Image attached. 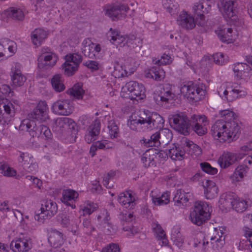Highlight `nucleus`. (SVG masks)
Segmentation results:
<instances>
[{
	"label": "nucleus",
	"instance_id": "nucleus-1",
	"mask_svg": "<svg viewBox=\"0 0 252 252\" xmlns=\"http://www.w3.org/2000/svg\"><path fill=\"white\" fill-rule=\"evenodd\" d=\"M220 119L217 120L211 127L213 137L220 142L230 141L237 138L240 133V126L234 121V113L229 110L220 112Z\"/></svg>",
	"mask_w": 252,
	"mask_h": 252
},
{
	"label": "nucleus",
	"instance_id": "nucleus-2",
	"mask_svg": "<svg viewBox=\"0 0 252 252\" xmlns=\"http://www.w3.org/2000/svg\"><path fill=\"white\" fill-rule=\"evenodd\" d=\"M164 120L157 113L149 116L145 114L140 116L132 115L127 122L129 128L136 131L151 130L154 129H161L164 126Z\"/></svg>",
	"mask_w": 252,
	"mask_h": 252
},
{
	"label": "nucleus",
	"instance_id": "nucleus-3",
	"mask_svg": "<svg viewBox=\"0 0 252 252\" xmlns=\"http://www.w3.org/2000/svg\"><path fill=\"white\" fill-rule=\"evenodd\" d=\"M210 210L209 205L207 202H196L193 210L190 213V220L195 225H201L210 219Z\"/></svg>",
	"mask_w": 252,
	"mask_h": 252
},
{
	"label": "nucleus",
	"instance_id": "nucleus-4",
	"mask_svg": "<svg viewBox=\"0 0 252 252\" xmlns=\"http://www.w3.org/2000/svg\"><path fill=\"white\" fill-rule=\"evenodd\" d=\"M181 93L189 101L197 102L202 99L205 90L191 81L183 83L180 86Z\"/></svg>",
	"mask_w": 252,
	"mask_h": 252
},
{
	"label": "nucleus",
	"instance_id": "nucleus-5",
	"mask_svg": "<svg viewBox=\"0 0 252 252\" xmlns=\"http://www.w3.org/2000/svg\"><path fill=\"white\" fill-rule=\"evenodd\" d=\"M171 126L180 133L187 135L190 128L191 117L189 119L186 113L180 112L170 118Z\"/></svg>",
	"mask_w": 252,
	"mask_h": 252
},
{
	"label": "nucleus",
	"instance_id": "nucleus-6",
	"mask_svg": "<svg viewBox=\"0 0 252 252\" xmlns=\"http://www.w3.org/2000/svg\"><path fill=\"white\" fill-rule=\"evenodd\" d=\"M124 0H118L116 2L105 7V15L112 20H118L124 19L126 13L129 10L126 4L123 2Z\"/></svg>",
	"mask_w": 252,
	"mask_h": 252
},
{
	"label": "nucleus",
	"instance_id": "nucleus-7",
	"mask_svg": "<svg viewBox=\"0 0 252 252\" xmlns=\"http://www.w3.org/2000/svg\"><path fill=\"white\" fill-rule=\"evenodd\" d=\"M58 57L56 54L48 48L43 47L41 49L38 58V65L40 68L47 69L54 66Z\"/></svg>",
	"mask_w": 252,
	"mask_h": 252
},
{
	"label": "nucleus",
	"instance_id": "nucleus-8",
	"mask_svg": "<svg viewBox=\"0 0 252 252\" xmlns=\"http://www.w3.org/2000/svg\"><path fill=\"white\" fill-rule=\"evenodd\" d=\"M10 246L14 252H28L32 248V240L29 236L23 235L13 240Z\"/></svg>",
	"mask_w": 252,
	"mask_h": 252
},
{
	"label": "nucleus",
	"instance_id": "nucleus-9",
	"mask_svg": "<svg viewBox=\"0 0 252 252\" xmlns=\"http://www.w3.org/2000/svg\"><path fill=\"white\" fill-rule=\"evenodd\" d=\"M190 124V127L198 135L202 136L207 133L209 122L205 115H191Z\"/></svg>",
	"mask_w": 252,
	"mask_h": 252
},
{
	"label": "nucleus",
	"instance_id": "nucleus-10",
	"mask_svg": "<svg viewBox=\"0 0 252 252\" xmlns=\"http://www.w3.org/2000/svg\"><path fill=\"white\" fill-rule=\"evenodd\" d=\"M18 161L27 173L34 174L38 171V164L33 157L28 153L20 152Z\"/></svg>",
	"mask_w": 252,
	"mask_h": 252
},
{
	"label": "nucleus",
	"instance_id": "nucleus-11",
	"mask_svg": "<svg viewBox=\"0 0 252 252\" xmlns=\"http://www.w3.org/2000/svg\"><path fill=\"white\" fill-rule=\"evenodd\" d=\"M53 113L58 115L68 116L73 111L72 102L69 99L58 100L55 102L51 107Z\"/></svg>",
	"mask_w": 252,
	"mask_h": 252
},
{
	"label": "nucleus",
	"instance_id": "nucleus-12",
	"mask_svg": "<svg viewBox=\"0 0 252 252\" xmlns=\"http://www.w3.org/2000/svg\"><path fill=\"white\" fill-rule=\"evenodd\" d=\"M80 221L75 211L67 212L62 215L61 224L63 227L70 229L72 232H76Z\"/></svg>",
	"mask_w": 252,
	"mask_h": 252
},
{
	"label": "nucleus",
	"instance_id": "nucleus-13",
	"mask_svg": "<svg viewBox=\"0 0 252 252\" xmlns=\"http://www.w3.org/2000/svg\"><path fill=\"white\" fill-rule=\"evenodd\" d=\"M220 97L224 100L232 102L239 97H243L247 94V92L244 90L236 88H227L226 89L220 90L218 92Z\"/></svg>",
	"mask_w": 252,
	"mask_h": 252
},
{
	"label": "nucleus",
	"instance_id": "nucleus-14",
	"mask_svg": "<svg viewBox=\"0 0 252 252\" xmlns=\"http://www.w3.org/2000/svg\"><path fill=\"white\" fill-rule=\"evenodd\" d=\"M48 107L45 101H40L30 114V118L41 122L45 121L48 119Z\"/></svg>",
	"mask_w": 252,
	"mask_h": 252
},
{
	"label": "nucleus",
	"instance_id": "nucleus-15",
	"mask_svg": "<svg viewBox=\"0 0 252 252\" xmlns=\"http://www.w3.org/2000/svg\"><path fill=\"white\" fill-rule=\"evenodd\" d=\"M17 50L15 42L9 39H4L0 42V61L6 60L14 54Z\"/></svg>",
	"mask_w": 252,
	"mask_h": 252
},
{
	"label": "nucleus",
	"instance_id": "nucleus-16",
	"mask_svg": "<svg viewBox=\"0 0 252 252\" xmlns=\"http://www.w3.org/2000/svg\"><path fill=\"white\" fill-rule=\"evenodd\" d=\"M233 70L237 79L248 81L251 76V67L243 63H237L233 64Z\"/></svg>",
	"mask_w": 252,
	"mask_h": 252
},
{
	"label": "nucleus",
	"instance_id": "nucleus-17",
	"mask_svg": "<svg viewBox=\"0 0 252 252\" xmlns=\"http://www.w3.org/2000/svg\"><path fill=\"white\" fill-rule=\"evenodd\" d=\"M220 11L223 17L230 23L236 26L239 25V19L236 14V10L234 8V4H221Z\"/></svg>",
	"mask_w": 252,
	"mask_h": 252
},
{
	"label": "nucleus",
	"instance_id": "nucleus-18",
	"mask_svg": "<svg viewBox=\"0 0 252 252\" xmlns=\"http://www.w3.org/2000/svg\"><path fill=\"white\" fill-rule=\"evenodd\" d=\"M7 17L12 20L20 22L24 21L26 14L25 9L21 6H12L5 10Z\"/></svg>",
	"mask_w": 252,
	"mask_h": 252
},
{
	"label": "nucleus",
	"instance_id": "nucleus-19",
	"mask_svg": "<svg viewBox=\"0 0 252 252\" xmlns=\"http://www.w3.org/2000/svg\"><path fill=\"white\" fill-rule=\"evenodd\" d=\"M32 128L29 130L30 135L33 137H41L42 135V130H44V135L45 138L47 140L52 141V134L50 129L46 126L39 124L37 125L34 123V125L32 126Z\"/></svg>",
	"mask_w": 252,
	"mask_h": 252
},
{
	"label": "nucleus",
	"instance_id": "nucleus-20",
	"mask_svg": "<svg viewBox=\"0 0 252 252\" xmlns=\"http://www.w3.org/2000/svg\"><path fill=\"white\" fill-rule=\"evenodd\" d=\"M79 193L74 190L71 189H63L62 192V202L64 204L70 206L72 209L76 207L75 202L78 198Z\"/></svg>",
	"mask_w": 252,
	"mask_h": 252
},
{
	"label": "nucleus",
	"instance_id": "nucleus-21",
	"mask_svg": "<svg viewBox=\"0 0 252 252\" xmlns=\"http://www.w3.org/2000/svg\"><path fill=\"white\" fill-rule=\"evenodd\" d=\"M177 22L182 28L187 30L192 29L195 26L194 18L184 11L179 15Z\"/></svg>",
	"mask_w": 252,
	"mask_h": 252
},
{
	"label": "nucleus",
	"instance_id": "nucleus-22",
	"mask_svg": "<svg viewBox=\"0 0 252 252\" xmlns=\"http://www.w3.org/2000/svg\"><path fill=\"white\" fill-rule=\"evenodd\" d=\"M192 9L194 13L199 17L201 20H203L204 18V14L208 13L210 11L211 6L209 1L200 0L194 3Z\"/></svg>",
	"mask_w": 252,
	"mask_h": 252
},
{
	"label": "nucleus",
	"instance_id": "nucleus-23",
	"mask_svg": "<svg viewBox=\"0 0 252 252\" xmlns=\"http://www.w3.org/2000/svg\"><path fill=\"white\" fill-rule=\"evenodd\" d=\"M234 153L224 151L220 156L218 163L222 169H226L235 163Z\"/></svg>",
	"mask_w": 252,
	"mask_h": 252
},
{
	"label": "nucleus",
	"instance_id": "nucleus-24",
	"mask_svg": "<svg viewBox=\"0 0 252 252\" xmlns=\"http://www.w3.org/2000/svg\"><path fill=\"white\" fill-rule=\"evenodd\" d=\"M118 202L125 208L132 209L135 205V198L128 191L121 193L118 197Z\"/></svg>",
	"mask_w": 252,
	"mask_h": 252
},
{
	"label": "nucleus",
	"instance_id": "nucleus-25",
	"mask_svg": "<svg viewBox=\"0 0 252 252\" xmlns=\"http://www.w3.org/2000/svg\"><path fill=\"white\" fill-rule=\"evenodd\" d=\"M204 194L207 199H212L218 194V189L216 184L212 181L205 180L203 182Z\"/></svg>",
	"mask_w": 252,
	"mask_h": 252
},
{
	"label": "nucleus",
	"instance_id": "nucleus-26",
	"mask_svg": "<svg viewBox=\"0 0 252 252\" xmlns=\"http://www.w3.org/2000/svg\"><path fill=\"white\" fill-rule=\"evenodd\" d=\"M57 204L52 200H48L42 204L40 210H43L47 218L50 219L54 216L58 212Z\"/></svg>",
	"mask_w": 252,
	"mask_h": 252
},
{
	"label": "nucleus",
	"instance_id": "nucleus-27",
	"mask_svg": "<svg viewBox=\"0 0 252 252\" xmlns=\"http://www.w3.org/2000/svg\"><path fill=\"white\" fill-rule=\"evenodd\" d=\"M108 34V37L112 43L121 47L125 46L126 36L120 34L118 31L113 30L112 28L110 29Z\"/></svg>",
	"mask_w": 252,
	"mask_h": 252
},
{
	"label": "nucleus",
	"instance_id": "nucleus-28",
	"mask_svg": "<svg viewBox=\"0 0 252 252\" xmlns=\"http://www.w3.org/2000/svg\"><path fill=\"white\" fill-rule=\"evenodd\" d=\"M153 203L156 205H164L169 202V193L168 192L158 194L157 191H152L150 193Z\"/></svg>",
	"mask_w": 252,
	"mask_h": 252
},
{
	"label": "nucleus",
	"instance_id": "nucleus-29",
	"mask_svg": "<svg viewBox=\"0 0 252 252\" xmlns=\"http://www.w3.org/2000/svg\"><path fill=\"white\" fill-rule=\"evenodd\" d=\"M130 68V67L127 64V62H126L124 65L120 63H116L114 66L113 75L118 78L127 76L131 73V72L127 70Z\"/></svg>",
	"mask_w": 252,
	"mask_h": 252
},
{
	"label": "nucleus",
	"instance_id": "nucleus-30",
	"mask_svg": "<svg viewBox=\"0 0 252 252\" xmlns=\"http://www.w3.org/2000/svg\"><path fill=\"white\" fill-rule=\"evenodd\" d=\"M97 219L99 220L102 219L103 221L102 224V229L103 232L107 234L111 233L113 229L111 224L108 222L109 215L107 211L105 209H103L101 213L97 216Z\"/></svg>",
	"mask_w": 252,
	"mask_h": 252
},
{
	"label": "nucleus",
	"instance_id": "nucleus-31",
	"mask_svg": "<svg viewBox=\"0 0 252 252\" xmlns=\"http://www.w3.org/2000/svg\"><path fill=\"white\" fill-rule=\"evenodd\" d=\"M48 241L55 247H60L63 243V235L57 230H52L49 233Z\"/></svg>",
	"mask_w": 252,
	"mask_h": 252
},
{
	"label": "nucleus",
	"instance_id": "nucleus-32",
	"mask_svg": "<svg viewBox=\"0 0 252 252\" xmlns=\"http://www.w3.org/2000/svg\"><path fill=\"white\" fill-rule=\"evenodd\" d=\"M218 35L222 42L227 44L233 42L236 37V34L233 33L231 28L221 30L218 32Z\"/></svg>",
	"mask_w": 252,
	"mask_h": 252
},
{
	"label": "nucleus",
	"instance_id": "nucleus-33",
	"mask_svg": "<svg viewBox=\"0 0 252 252\" xmlns=\"http://www.w3.org/2000/svg\"><path fill=\"white\" fill-rule=\"evenodd\" d=\"M46 37V32L41 29H36L31 33L32 41L37 46H40Z\"/></svg>",
	"mask_w": 252,
	"mask_h": 252
},
{
	"label": "nucleus",
	"instance_id": "nucleus-34",
	"mask_svg": "<svg viewBox=\"0 0 252 252\" xmlns=\"http://www.w3.org/2000/svg\"><path fill=\"white\" fill-rule=\"evenodd\" d=\"M167 155L172 159L175 160H181L184 158L185 151L180 146L174 145L170 148L167 153Z\"/></svg>",
	"mask_w": 252,
	"mask_h": 252
},
{
	"label": "nucleus",
	"instance_id": "nucleus-35",
	"mask_svg": "<svg viewBox=\"0 0 252 252\" xmlns=\"http://www.w3.org/2000/svg\"><path fill=\"white\" fill-rule=\"evenodd\" d=\"M152 226L156 237L159 241V244L161 243L162 246L167 245L168 240L161 226L157 222L153 223Z\"/></svg>",
	"mask_w": 252,
	"mask_h": 252
},
{
	"label": "nucleus",
	"instance_id": "nucleus-36",
	"mask_svg": "<svg viewBox=\"0 0 252 252\" xmlns=\"http://www.w3.org/2000/svg\"><path fill=\"white\" fill-rule=\"evenodd\" d=\"M189 197L190 195L189 193H186L184 191L179 189L177 191L173 200L175 202V204L177 206H186L187 203L189 200Z\"/></svg>",
	"mask_w": 252,
	"mask_h": 252
},
{
	"label": "nucleus",
	"instance_id": "nucleus-37",
	"mask_svg": "<svg viewBox=\"0 0 252 252\" xmlns=\"http://www.w3.org/2000/svg\"><path fill=\"white\" fill-rule=\"evenodd\" d=\"M165 72L159 68H152L145 73V76L148 78H152L156 81H160L164 78Z\"/></svg>",
	"mask_w": 252,
	"mask_h": 252
},
{
	"label": "nucleus",
	"instance_id": "nucleus-38",
	"mask_svg": "<svg viewBox=\"0 0 252 252\" xmlns=\"http://www.w3.org/2000/svg\"><path fill=\"white\" fill-rule=\"evenodd\" d=\"M249 169L247 165H241L238 166L231 176L232 180L233 182H238L240 181L246 176Z\"/></svg>",
	"mask_w": 252,
	"mask_h": 252
},
{
	"label": "nucleus",
	"instance_id": "nucleus-39",
	"mask_svg": "<svg viewBox=\"0 0 252 252\" xmlns=\"http://www.w3.org/2000/svg\"><path fill=\"white\" fill-rule=\"evenodd\" d=\"M234 199V196L230 194H223L219 200L220 208H224L226 210L231 208Z\"/></svg>",
	"mask_w": 252,
	"mask_h": 252
},
{
	"label": "nucleus",
	"instance_id": "nucleus-40",
	"mask_svg": "<svg viewBox=\"0 0 252 252\" xmlns=\"http://www.w3.org/2000/svg\"><path fill=\"white\" fill-rule=\"evenodd\" d=\"M82 53L86 57L93 59L95 57V53L93 51L92 46L93 43L89 39H85L82 42Z\"/></svg>",
	"mask_w": 252,
	"mask_h": 252
},
{
	"label": "nucleus",
	"instance_id": "nucleus-41",
	"mask_svg": "<svg viewBox=\"0 0 252 252\" xmlns=\"http://www.w3.org/2000/svg\"><path fill=\"white\" fill-rule=\"evenodd\" d=\"M129 98L132 99H142L145 97V89L144 86L141 84L137 83L135 88L132 94H129Z\"/></svg>",
	"mask_w": 252,
	"mask_h": 252
},
{
	"label": "nucleus",
	"instance_id": "nucleus-42",
	"mask_svg": "<svg viewBox=\"0 0 252 252\" xmlns=\"http://www.w3.org/2000/svg\"><path fill=\"white\" fill-rule=\"evenodd\" d=\"M66 129H67V133L69 134L68 137V141L71 143L75 142L78 133V126L73 120L70 119L69 123Z\"/></svg>",
	"mask_w": 252,
	"mask_h": 252
},
{
	"label": "nucleus",
	"instance_id": "nucleus-43",
	"mask_svg": "<svg viewBox=\"0 0 252 252\" xmlns=\"http://www.w3.org/2000/svg\"><path fill=\"white\" fill-rule=\"evenodd\" d=\"M98 208L97 204L90 201H86L80 206V210L82 211L83 215H90Z\"/></svg>",
	"mask_w": 252,
	"mask_h": 252
},
{
	"label": "nucleus",
	"instance_id": "nucleus-44",
	"mask_svg": "<svg viewBox=\"0 0 252 252\" xmlns=\"http://www.w3.org/2000/svg\"><path fill=\"white\" fill-rule=\"evenodd\" d=\"M153 150H147L142 155L141 161L145 167H149L154 164L155 155Z\"/></svg>",
	"mask_w": 252,
	"mask_h": 252
},
{
	"label": "nucleus",
	"instance_id": "nucleus-45",
	"mask_svg": "<svg viewBox=\"0 0 252 252\" xmlns=\"http://www.w3.org/2000/svg\"><path fill=\"white\" fill-rule=\"evenodd\" d=\"M137 83V82L135 81H130L126 83L122 88L121 92V96L125 98L129 97V94H132L134 91Z\"/></svg>",
	"mask_w": 252,
	"mask_h": 252
},
{
	"label": "nucleus",
	"instance_id": "nucleus-46",
	"mask_svg": "<svg viewBox=\"0 0 252 252\" xmlns=\"http://www.w3.org/2000/svg\"><path fill=\"white\" fill-rule=\"evenodd\" d=\"M51 84L53 89L57 92H62L65 89V86L61 75H55L51 79Z\"/></svg>",
	"mask_w": 252,
	"mask_h": 252
},
{
	"label": "nucleus",
	"instance_id": "nucleus-47",
	"mask_svg": "<svg viewBox=\"0 0 252 252\" xmlns=\"http://www.w3.org/2000/svg\"><path fill=\"white\" fill-rule=\"evenodd\" d=\"M171 240L177 247L180 249L182 248L184 243V237L178 229H174L172 231Z\"/></svg>",
	"mask_w": 252,
	"mask_h": 252
},
{
	"label": "nucleus",
	"instance_id": "nucleus-48",
	"mask_svg": "<svg viewBox=\"0 0 252 252\" xmlns=\"http://www.w3.org/2000/svg\"><path fill=\"white\" fill-rule=\"evenodd\" d=\"M221 235L218 234V236L212 237L210 239V243L214 250H219L221 249L224 244V237L222 236V232L220 231Z\"/></svg>",
	"mask_w": 252,
	"mask_h": 252
},
{
	"label": "nucleus",
	"instance_id": "nucleus-49",
	"mask_svg": "<svg viewBox=\"0 0 252 252\" xmlns=\"http://www.w3.org/2000/svg\"><path fill=\"white\" fill-rule=\"evenodd\" d=\"M67 93L70 96L79 99L83 97L84 94V91L82 88V86L79 84H75L71 89L67 91Z\"/></svg>",
	"mask_w": 252,
	"mask_h": 252
},
{
	"label": "nucleus",
	"instance_id": "nucleus-50",
	"mask_svg": "<svg viewBox=\"0 0 252 252\" xmlns=\"http://www.w3.org/2000/svg\"><path fill=\"white\" fill-rule=\"evenodd\" d=\"M145 146L146 147H158L160 144V138L158 132H156L151 136L150 139L144 138L143 139Z\"/></svg>",
	"mask_w": 252,
	"mask_h": 252
},
{
	"label": "nucleus",
	"instance_id": "nucleus-51",
	"mask_svg": "<svg viewBox=\"0 0 252 252\" xmlns=\"http://www.w3.org/2000/svg\"><path fill=\"white\" fill-rule=\"evenodd\" d=\"M184 146L188 148L187 150H189V153L191 155L199 156L202 153L201 148L192 141L186 140L184 143Z\"/></svg>",
	"mask_w": 252,
	"mask_h": 252
},
{
	"label": "nucleus",
	"instance_id": "nucleus-52",
	"mask_svg": "<svg viewBox=\"0 0 252 252\" xmlns=\"http://www.w3.org/2000/svg\"><path fill=\"white\" fill-rule=\"evenodd\" d=\"M161 144H166L172 139V133L171 130L167 128L160 129L158 131Z\"/></svg>",
	"mask_w": 252,
	"mask_h": 252
},
{
	"label": "nucleus",
	"instance_id": "nucleus-53",
	"mask_svg": "<svg viewBox=\"0 0 252 252\" xmlns=\"http://www.w3.org/2000/svg\"><path fill=\"white\" fill-rule=\"evenodd\" d=\"M232 208L237 212L242 213L247 208V202L242 199L235 198Z\"/></svg>",
	"mask_w": 252,
	"mask_h": 252
},
{
	"label": "nucleus",
	"instance_id": "nucleus-54",
	"mask_svg": "<svg viewBox=\"0 0 252 252\" xmlns=\"http://www.w3.org/2000/svg\"><path fill=\"white\" fill-rule=\"evenodd\" d=\"M107 128L111 138L113 139L118 137L119 129L114 120H111L108 122Z\"/></svg>",
	"mask_w": 252,
	"mask_h": 252
},
{
	"label": "nucleus",
	"instance_id": "nucleus-55",
	"mask_svg": "<svg viewBox=\"0 0 252 252\" xmlns=\"http://www.w3.org/2000/svg\"><path fill=\"white\" fill-rule=\"evenodd\" d=\"M12 85L14 87L22 86L27 80L26 77L22 73L11 75Z\"/></svg>",
	"mask_w": 252,
	"mask_h": 252
},
{
	"label": "nucleus",
	"instance_id": "nucleus-56",
	"mask_svg": "<svg viewBox=\"0 0 252 252\" xmlns=\"http://www.w3.org/2000/svg\"><path fill=\"white\" fill-rule=\"evenodd\" d=\"M70 118L67 117L59 118L55 120L54 123L56 125V130H63L67 128L69 123Z\"/></svg>",
	"mask_w": 252,
	"mask_h": 252
},
{
	"label": "nucleus",
	"instance_id": "nucleus-57",
	"mask_svg": "<svg viewBox=\"0 0 252 252\" xmlns=\"http://www.w3.org/2000/svg\"><path fill=\"white\" fill-rule=\"evenodd\" d=\"M65 74L68 76H72L77 70L78 66L67 61L63 65Z\"/></svg>",
	"mask_w": 252,
	"mask_h": 252
},
{
	"label": "nucleus",
	"instance_id": "nucleus-58",
	"mask_svg": "<svg viewBox=\"0 0 252 252\" xmlns=\"http://www.w3.org/2000/svg\"><path fill=\"white\" fill-rule=\"evenodd\" d=\"M0 170L1 173L5 176L13 177L16 175V171L5 163L0 165Z\"/></svg>",
	"mask_w": 252,
	"mask_h": 252
},
{
	"label": "nucleus",
	"instance_id": "nucleus-59",
	"mask_svg": "<svg viewBox=\"0 0 252 252\" xmlns=\"http://www.w3.org/2000/svg\"><path fill=\"white\" fill-rule=\"evenodd\" d=\"M66 61L79 66L82 61V56L78 54H73L65 56Z\"/></svg>",
	"mask_w": 252,
	"mask_h": 252
},
{
	"label": "nucleus",
	"instance_id": "nucleus-60",
	"mask_svg": "<svg viewBox=\"0 0 252 252\" xmlns=\"http://www.w3.org/2000/svg\"><path fill=\"white\" fill-rule=\"evenodd\" d=\"M214 62L218 65H222L225 64L228 61V57H225L222 53H217L212 56Z\"/></svg>",
	"mask_w": 252,
	"mask_h": 252
},
{
	"label": "nucleus",
	"instance_id": "nucleus-61",
	"mask_svg": "<svg viewBox=\"0 0 252 252\" xmlns=\"http://www.w3.org/2000/svg\"><path fill=\"white\" fill-rule=\"evenodd\" d=\"M155 64L159 65H163L170 64L172 62V58L168 54H164L159 60H155L153 61Z\"/></svg>",
	"mask_w": 252,
	"mask_h": 252
},
{
	"label": "nucleus",
	"instance_id": "nucleus-62",
	"mask_svg": "<svg viewBox=\"0 0 252 252\" xmlns=\"http://www.w3.org/2000/svg\"><path fill=\"white\" fill-rule=\"evenodd\" d=\"M200 165L202 170L208 174L215 175L217 173V169L211 166V165L208 162H205L201 163Z\"/></svg>",
	"mask_w": 252,
	"mask_h": 252
},
{
	"label": "nucleus",
	"instance_id": "nucleus-63",
	"mask_svg": "<svg viewBox=\"0 0 252 252\" xmlns=\"http://www.w3.org/2000/svg\"><path fill=\"white\" fill-rule=\"evenodd\" d=\"M116 172L114 171H110L107 174L106 176L103 179V185L107 188L111 189L113 187V181L112 178L115 176Z\"/></svg>",
	"mask_w": 252,
	"mask_h": 252
},
{
	"label": "nucleus",
	"instance_id": "nucleus-64",
	"mask_svg": "<svg viewBox=\"0 0 252 252\" xmlns=\"http://www.w3.org/2000/svg\"><path fill=\"white\" fill-rule=\"evenodd\" d=\"M175 96V94L171 91L168 90L161 93L159 96L160 100L162 102H168L169 100H172Z\"/></svg>",
	"mask_w": 252,
	"mask_h": 252
}]
</instances>
